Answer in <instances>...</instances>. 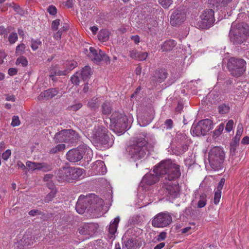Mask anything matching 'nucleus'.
I'll return each instance as SVG.
<instances>
[{
    "mask_svg": "<svg viewBox=\"0 0 249 249\" xmlns=\"http://www.w3.org/2000/svg\"><path fill=\"white\" fill-rule=\"evenodd\" d=\"M181 175L179 166L171 160L161 161L153 171L146 174L142 178L141 185L145 190L157 182L160 178L162 188L166 195L173 198L177 197L179 188L177 178Z\"/></svg>",
    "mask_w": 249,
    "mask_h": 249,
    "instance_id": "f257e3e1",
    "label": "nucleus"
},
{
    "mask_svg": "<svg viewBox=\"0 0 249 249\" xmlns=\"http://www.w3.org/2000/svg\"><path fill=\"white\" fill-rule=\"evenodd\" d=\"M104 205V200L94 194L88 196H80L77 202L75 209L79 214L84 213L88 207H89L88 210H94L96 213H99L103 210Z\"/></svg>",
    "mask_w": 249,
    "mask_h": 249,
    "instance_id": "f03ea898",
    "label": "nucleus"
},
{
    "mask_svg": "<svg viewBox=\"0 0 249 249\" xmlns=\"http://www.w3.org/2000/svg\"><path fill=\"white\" fill-rule=\"evenodd\" d=\"M229 36L231 41L234 44H239L245 41L249 36V27L244 23H232Z\"/></svg>",
    "mask_w": 249,
    "mask_h": 249,
    "instance_id": "7ed1b4c3",
    "label": "nucleus"
},
{
    "mask_svg": "<svg viewBox=\"0 0 249 249\" xmlns=\"http://www.w3.org/2000/svg\"><path fill=\"white\" fill-rule=\"evenodd\" d=\"M146 141L142 139L128 146L126 149L127 158L134 161L144 158L146 154Z\"/></svg>",
    "mask_w": 249,
    "mask_h": 249,
    "instance_id": "20e7f679",
    "label": "nucleus"
},
{
    "mask_svg": "<svg viewBox=\"0 0 249 249\" xmlns=\"http://www.w3.org/2000/svg\"><path fill=\"white\" fill-rule=\"evenodd\" d=\"M67 159L71 162H77L80 160L83 157L87 159V161L91 160L92 157L91 149L85 145H81L77 148L69 150L66 155Z\"/></svg>",
    "mask_w": 249,
    "mask_h": 249,
    "instance_id": "39448f33",
    "label": "nucleus"
},
{
    "mask_svg": "<svg viewBox=\"0 0 249 249\" xmlns=\"http://www.w3.org/2000/svg\"><path fill=\"white\" fill-rule=\"evenodd\" d=\"M225 159V153L223 149L215 146L209 152L208 160L210 166L214 170H218L222 167Z\"/></svg>",
    "mask_w": 249,
    "mask_h": 249,
    "instance_id": "423d86ee",
    "label": "nucleus"
},
{
    "mask_svg": "<svg viewBox=\"0 0 249 249\" xmlns=\"http://www.w3.org/2000/svg\"><path fill=\"white\" fill-rule=\"evenodd\" d=\"M246 61L242 58L231 57L227 63V68L233 76L238 77L246 71Z\"/></svg>",
    "mask_w": 249,
    "mask_h": 249,
    "instance_id": "0eeeda50",
    "label": "nucleus"
},
{
    "mask_svg": "<svg viewBox=\"0 0 249 249\" xmlns=\"http://www.w3.org/2000/svg\"><path fill=\"white\" fill-rule=\"evenodd\" d=\"M214 21L213 11L212 9H206L202 12L195 25L198 28L207 29L213 25Z\"/></svg>",
    "mask_w": 249,
    "mask_h": 249,
    "instance_id": "6e6552de",
    "label": "nucleus"
},
{
    "mask_svg": "<svg viewBox=\"0 0 249 249\" xmlns=\"http://www.w3.org/2000/svg\"><path fill=\"white\" fill-rule=\"evenodd\" d=\"M213 128L212 121L208 119L199 121L193 124L191 132L194 136L205 135Z\"/></svg>",
    "mask_w": 249,
    "mask_h": 249,
    "instance_id": "1a4fd4ad",
    "label": "nucleus"
},
{
    "mask_svg": "<svg viewBox=\"0 0 249 249\" xmlns=\"http://www.w3.org/2000/svg\"><path fill=\"white\" fill-rule=\"evenodd\" d=\"M172 222L171 214L168 212H161L156 214L152 221L153 226L164 228L168 226Z\"/></svg>",
    "mask_w": 249,
    "mask_h": 249,
    "instance_id": "9d476101",
    "label": "nucleus"
},
{
    "mask_svg": "<svg viewBox=\"0 0 249 249\" xmlns=\"http://www.w3.org/2000/svg\"><path fill=\"white\" fill-rule=\"evenodd\" d=\"M126 117L122 114L114 113L110 117V126L114 129H119L122 131L126 128Z\"/></svg>",
    "mask_w": 249,
    "mask_h": 249,
    "instance_id": "9b49d317",
    "label": "nucleus"
},
{
    "mask_svg": "<svg viewBox=\"0 0 249 249\" xmlns=\"http://www.w3.org/2000/svg\"><path fill=\"white\" fill-rule=\"evenodd\" d=\"M186 14L180 9H176L173 11L170 16V23L173 26H178L186 19Z\"/></svg>",
    "mask_w": 249,
    "mask_h": 249,
    "instance_id": "f8f14e48",
    "label": "nucleus"
},
{
    "mask_svg": "<svg viewBox=\"0 0 249 249\" xmlns=\"http://www.w3.org/2000/svg\"><path fill=\"white\" fill-rule=\"evenodd\" d=\"M89 56L94 61L99 62L101 60H105L107 62H109L108 57L101 50L95 49L93 47L89 48Z\"/></svg>",
    "mask_w": 249,
    "mask_h": 249,
    "instance_id": "ddd939ff",
    "label": "nucleus"
},
{
    "mask_svg": "<svg viewBox=\"0 0 249 249\" xmlns=\"http://www.w3.org/2000/svg\"><path fill=\"white\" fill-rule=\"evenodd\" d=\"M232 0H210V4L213 5L218 10L222 11H226L227 12L231 10V7L230 6Z\"/></svg>",
    "mask_w": 249,
    "mask_h": 249,
    "instance_id": "4468645a",
    "label": "nucleus"
},
{
    "mask_svg": "<svg viewBox=\"0 0 249 249\" xmlns=\"http://www.w3.org/2000/svg\"><path fill=\"white\" fill-rule=\"evenodd\" d=\"M20 242L23 246H28L32 245L36 242V238L34 234L31 231H27L23 235Z\"/></svg>",
    "mask_w": 249,
    "mask_h": 249,
    "instance_id": "2eb2a0df",
    "label": "nucleus"
},
{
    "mask_svg": "<svg viewBox=\"0 0 249 249\" xmlns=\"http://www.w3.org/2000/svg\"><path fill=\"white\" fill-rule=\"evenodd\" d=\"M105 148H108L111 146L113 143L112 135L108 132L97 141Z\"/></svg>",
    "mask_w": 249,
    "mask_h": 249,
    "instance_id": "dca6fc26",
    "label": "nucleus"
},
{
    "mask_svg": "<svg viewBox=\"0 0 249 249\" xmlns=\"http://www.w3.org/2000/svg\"><path fill=\"white\" fill-rule=\"evenodd\" d=\"M108 132L107 130L105 127H95L92 132L93 138L97 141Z\"/></svg>",
    "mask_w": 249,
    "mask_h": 249,
    "instance_id": "f3484780",
    "label": "nucleus"
},
{
    "mask_svg": "<svg viewBox=\"0 0 249 249\" xmlns=\"http://www.w3.org/2000/svg\"><path fill=\"white\" fill-rule=\"evenodd\" d=\"M92 168L94 170L96 174L103 175L107 172L104 162L100 160H97L94 163Z\"/></svg>",
    "mask_w": 249,
    "mask_h": 249,
    "instance_id": "a211bd4d",
    "label": "nucleus"
},
{
    "mask_svg": "<svg viewBox=\"0 0 249 249\" xmlns=\"http://www.w3.org/2000/svg\"><path fill=\"white\" fill-rule=\"evenodd\" d=\"M57 93L58 90L56 89H50L41 92L38 97V99L41 100H43V98H52L56 95Z\"/></svg>",
    "mask_w": 249,
    "mask_h": 249,
    "instance_id": "6ab92c4d",
    "label": "nucleus"
},
{
    "mask_svg": "<svg viewBox=\"0 0 249 249\" xmlns=\"http://www.w3.org/2000/svg\"><path fill=\"white\" fill-rule=\"evenodd\" d=\"M129 56L135 60L143 61L146 59L148 53L146 52H141L137 50H132L130 52Z\"/></svg>",
    "mask_w": 249,
    "mask_h": 249,
    "instance_id": "aec40b11",
    "label": "nucleus"
},
{
    "mask_svg": "<svg viewBox=\"0 0 249 249\" xmlns=\"http://www.w3.org/2000/svg\"><path fill=\"white\" fill-rule=\"evenodd\" d=\"M94 226L93 224L89 223L84 224L79 229V232L80 234L84 235H89L94 231Z\"/></svg>",
    "mask_w": 249,
    "mask_h": 249,
    "instance_id": "412c9836",
    "label": "nucleus"
},
{
    "mask_svg": "<svg viewBox=\"0 0 249 249\" xmlns=\"http://www.w3.org/2000/svg\"><path fill=\"white\" fill-rule=\"evenodd\" d=\"M68 131H66V129L63 130L57 133H56L54 136V139L55 142L57 143L58 142H67V133Z\"/></svg>",
    "mask_w": 249,
    "mask_h": 249,
    "instance_id": "4be33fe9",
    "label": "nucleus"
},
{
    "mask_svg": "<svg viewBox=\"0 0 249 249\" xmlns=\"http://www.w3.org/2000/svg\"><path fill=\"white\" fill-rule=\"evenodd\" d=\"M176 42L173 40L165 41L161 45V49L162 51L168 52L172 50L176 45Z\"/></svg>",
    "mask_w": 249,
    "mask_h": 249,
    "instance_id": "5701e85b",
    "label": "nucleus"
},
{
    "mask_svg": "<svg viewBox=\"0 0 249 249\" xmlns=\"http://www.w3.org/2000/svg\"><path fill=\"white\" fill-rule=\"evenodd\" d=\"M84 172V170L80 168L71 167V171L70 173L71 174V180L77 179L81 177Z\"/></svg>",
    "mask_w": 249,
    "mask_h": 249,
    "instance_id": "b1692460",
    "label": "nucleus"
},
{
    "mask_svg": "<svg viewBox=\"0 0 249 249\" xmlns=\"http://www.w3.org/2000/svg\"><path fill=\"white\" fill-rule=\"evenodd\" d=\"M120 221L119 216L116 217L113 221H111L108 227V232L112 235H114L116 232L118 225Z\"/></svg>",
    "mask_w": 249,
    "mask_h": 249,
    "instance_id": "393cba45",
    "label": "nucleus"
},
{
    "mask_svg": "<svg viewBox=\"0 0 249 249\" xmlns=\"http://www.w3.org/2000/svg\"><path fill=\"white\" fill-rule=\"evenodd\" d=\"M91 68L89 66H85L80 73V76L84 81L87 80L91 74Z\"/></svg>",
    "mask_w": 249,
    "mask_h": 249,
    "instance_id": "a878e982",
    "label": "nucleus"
},
{
    "mask_svg": "<svg viewBox=\"0 0 249 249\" xmlns=\"http://www.w3.org/2000/svg\"><path fill=\"white\" fill-rule=\"evenodd\" d=\"M68 131L67 133L66 139L67 142L73 143L78 139V134L75 131L72 130H67Z\"/></svg>",
    "mask_w": 249,
    "mask_h": 249,
    "instance_id": "bb28decb",
    "label": "nucleus"
},
{
    "mask_svg": "<svg viewBox=\"0 0 249 249\" xmlns=\"http://www.w3.org/2000/svg\"><path fill=\"white\" fill-rule=\"evenodd\" d=\"M66 167H64L63 168L60 169L56 172V178L59 181H67V173Z\"/></svg>",
    "mask_w": 249,
    "mask_h": 249,
    "instance_id": "cd10ccee",
    "label": "nucleus"
},
{
    "mask_svg": "<svg viewBox=\"0 0 249 249\" xmlns=\"http://www.w3.org/2000/svg\"><path fill=\"white\" fill-rule=\"evenodd\" d=\"M136 243L132 238L124 241L123 246V249H136Z\"/></svg>",
    "mask_w": 249,
    "mask_h": 249,
    "instance_id": "c85d7f7f",
    "label": "nucleus"
},
{
    "mask_svg": "<svg viewBox=\"0 0 249 249\" xmlns=\"http://www.w3.org/2000/svg\"><path fill=\"white\" fill-rule=\"evenodd\" d=\"M176 138L179 144H182L183 142H190V140L184 133L178 132L176 135Z\"/></svg>",
    "mask_w": 249,
    "mask_h": 249,
    "instance_id": "c756f323",
    "label": "nucleus"
},
{
    "mask_svg": "<svg viewBox=\"0 0 249 249\" xmlns=\"http://www.w3.org/2000/svg\"><path fill=\"white\" fill-rule=\"evenodd\" d=\"M167 73L164 70H160L155 72V77L159 82H161L167 77Z\"/></svg>",
    "mask_w": 249,
    "mask_h": 249,
    "instance_id": "7c9ffc66",
    "label": "nucleus"
},
{
    "mask_svg": "<svg viewBox=\"0 0 249 249\" xmlns=\"http://www.w3.org/2000/svg\"><path fill=\"white\" fill-rule=\"evenodd\" d=\"M98 36L100 41H106L109 38V32L106 30H102L100 31Z\"/></svg>",
    "mask_w": 249,
    "mask_h": 249,
    "instance_id": "2f4dec72",
    "label": "nucleus"
},
{
    "mask_svg": "<svg viewBox=\"0 0 249 249\" xmlns=\"http://www.w3.org/2000/svg\"><path fill=\"white\" fill-rule=\"evenodd\" d=\"M206 197V195L204 193L199 195V200L197 203L198 208H201L206 205L207 202Z\"/></svg>",
    "mask_w": 249,
    "mask_h": 249,
    "instance_id": "473e14b6",
    "label": "nucleus"
},
{
    "mask_svg": "<svg viewBox=\"0 0 249 249\" xmlns=\"http://www.w3.org/2000/svg\"><path fill=\"white\" fill-rule=\"evenodd\" d=\"M152 117L150 116L148 118L144 119L142 117H139L138 118V123L141 126H145L150 123Z\"/></svg>",
    "mask_w": 249,
    "mask_h": 249,
    "instance_id": "72a5a7b5",
    "label": "nucleus"
},
{
    "mask_svg": "<svg viewBox=\"0 0 249 249\" xmlns=\"http://www.w3.org/2000/svg\"><path fill=\"white\" fill-rule=\"evenodd\" d=\"M26 166L28 168V171L38 170L39 163L27 161L26 162Z\"/></svg>",
    "mask_w": 249,
    "mask_h": 249,
    "instance_id": "f704fd0d",
    "label": "nucleus"
},
{
    "mask_svg": "<svg viewBox=\"0 0 249 249\" xmlns=\"http://www.w3.org/2000/svg\"><path fill=\"white\" fill-rule=\"evenodd\" d=\"M26 49V45L23 43H21L16 47V53L18 55H22L25 53Z\"/></svg>",
    "mask_w": 249,
    "mask_h": 249,
    "instance_id": "c9c22d12",
    "label": "nucleus"
},
{
    "mask_svg": "<svg viewBox=\"0 0 249 249\" xmlns=\"http://www.w3.org/2000/svg\"><path fill=\"white\" fill-rule=\"evenodd\" d=\"M8 5L10 7H12L14 10L15 11V12L18 14H19L20 15L22 16L24 15V11L22 8L20 7V6L18 5L14 2H12L8 4Z\"/></svg>",
    "mask_w": 249,
    "mask_h": 249,
    "instance_id": "e433bc0d",
    "label": "nucleus"
},
{
    "mask_svg": "<svg viewBox=\"0 0 249 249\" xmlns=\"http://www.w3.org/2000/svg\"><path fill=\"white\" fill-rule=\"evenodd\" d=\"M99 99L97 97H93L88 103V106L91 109H94L99 106Z\"/></svg>",
    "mask_w": 249,
    "mask_h": 249,
    "instance_id": "4c0bfd02",
    "label": "nucleus"
},
{
    "mask_svg": "<svg viewBox=\"0 0 249 249\" xmlns=\"http://www.w3.org/2000/svg\"><path fill=\"white\" fill-rule=\"evenodd\" d=\"M52 170V167L50 165L45 163H39L38 170L43 172H47Z\"/></svg>",
    "mask_w": 249,
    "mask_h": 249,
    "instance_id": "58836bf2",
    "label": "nucleus"
},
{
    "mask_svg": "<svg viewBox=\"0 0 249 249\" xmlns=\"http://www.w3.org/2000/svg\"><path fill=\"white\" fill-rule=\"evenodd\" d=\"M225 127V125L224 124L221 123L220 124H219L216 129L213 132V135L214 136L218 137L219 136L222 131H223Z\"/></svg>",
    "mask_w": 249,
    "mask_h": 249,
    "instance_id": "ea45409f",
    "label": "nucleus"
},
{
    "mask_svg": "<svg viewBox=\"0 0 249 249\" xmlns=\"http://www.w3.org/2000/svg\"><path fill=\"white\" fill-rule=\"evenodd\" d=\"M16 64L17 65L21 64L22 66L25 67L28 65V61L24 56H20L16 60Z\"/></svg>",
    "mask_w": 249,
    "mask_h": 249,
    "instance_id": "a19ab883",
    "label": "nucleus"
},
{
    "mask_svg": "<svg viewBox=\"0 0 249 249\" xmlns=\"http://www.w3.org/2000/svg\"><path fill=\"white\" fill-rule=\"evenodd\" d=\"M68 72L67 70L65 71H60V70H55L54 71L51 72V73L50 75V77L52 78V80H53V77L55 75H66L67 73Z\"/></svg>",
    "mask_w": 249,
    "mask_h": 249,
    "instance_id": "79ce46f5",
    "label": "nucleus"
},
{
    "mask_svg": "<svg viewBox=\"0 0 249 249\" xmlns=\"http://www.w3.org/2000/svg\"><path fill=\"white\" fill-rule=\"evenodd\" d=\"M159 3L165 9L168 8L173 3L172 0H159Z\"/></svg>",
    "mask_w": 249,
    "mask_h": 249,
    "instance_id": "37998d69",
    "label": "nucleus"
},
{
    "mask_svg": "<svg viewBox=\"0 0 249 249\" xmlns=\"http://www.w3.org/2000/svg\"><path fill=\"white\" fill-rule=\"evenodd\" d=\"M56 193V191L55 190H52L45 197L44 199L45 202L47 203L52 201L53 198L55 197Z\"/></svg>",
    "mask_w": 249,
    "mask_h": 249,
    "instance_id": "c03bdc74",
    "label": "nucleus"
},
{
    "mask_svg": "<svg viewBox=\"0 0 249 249\" xmlns=\"http://www.w3.org/2000/svg\"><path fill=\"white\" fill-rule=\"evenodd\" d=\"M65 148V144H60L56 145L55 147L52 148L51 150V153H56L58 152L61 151Z\"/></svg>",
    "mask_w": 249,
    "mask_h": 249,
    "instance_id": "a18cd8bd",
    "label": "nucleus"
},
{
    "mask_svg": "<svg viewBox=\"0 0 249 249\" xmlns=\"http://www.w3.org/2000/svg\"><path fill=\"white\" fill-rule=\"evenodd\" d=\"M102 112L105 115H109L111 113V108L109 104L104 103L103 105Z\"/></svg>",
    "mask_w": 249,
    "mask_h": 249,
    "instance_id": "49530a36",
    "label": "nucleus"
},
{
    "mask_svg": "<svg viewBox=\"0 0 249 249\" xmlns=\"http://www.w3.org/2000/svg\"><path fill=\"white\" fill-rule=\"evenodd\" d=\"M79 76L80 73L78 72L74 74L73 75H72L71 78V80L72 83L75 84V85H79L80 81Z\"/></svg>",
    "mask_w": 249,
    "mask_h": 249,
    "instance_id": "de8ad7c7",
    "label": "nucleus"
},
{
    "mask_svg": "<svg viewBox=\"0 0 249 249\" xmlns=\"http://www.w3.org/2000/svg\"><path fill=\"white\" fill-rule=\"evenodd\" d=\"M243 132V128L242 126H238L237 130L236 131V134L234 138V141L235 142H238L240 140V138L242 135Z\"/></svg>",
    "mask_w": 249,
    "mask_h": 249,
    "instance_id": "09e8293b",
    "label": "nucleus"
},
{
    "mask_svg": "<svg viewBox=\"0 0 249 249\" xmlns=\"http://www.w3.org/2000/svg\"><path fill=\"white\" fill-rule=\"evenodd\" d=\"M41 42L39 40H38V39L33 40V39L31 41V47L34 51H35V50H36L38 48L39 46L41 45Z\"/></svg>",
    "mask_w": 249,
    "mask_h": 249,
    "instance_id": "8fccbe9b",
    "label": "nucleus"
},
{
    "mask_svg": "<svg viewBox=\"0 0 249 249\" xmlns=\"http://www.w3.org/2000/svg\"><path fill=\"white\" fill-rule=\"evenodd\" d=\"M18 35L16 33H12L9 35L8 40L11 44L15 43L18 40Z\"/></svg>",
    "mask_w": 249,
    "mask_h": 249,
    "instance_id": "3c124183",
    "label": "nucleus"
},
{
    "mask_svg": "<svg viewBox=\"0 0 249 249\" xmlns=\"http://www.w3.org/2000/svg\"><path fill=\"white\" fill-rule=\"evenodd\" d=\"M219 112L221 114H226L229 111V107L225 105H222L219 107Z\"/></svg>",
    "mask_w": 249,
    "mask_h": 249,
    "instance_id": "603ef678",
    "label": "nucleus"
},
{
    "mask_svg": "<svg viewBox=\"0 0 249 249\" xmlns=\"http://www.w3.org/2000/svg\"><path fill=\"white\" fill-rule=\"evenodd\" d=\"M221 196V192H220L219 191H216L214 194V203L215 205H217L220 201V198Z\"/></svg>",
    "mask_w": 249,
    "mask_h": 249,
    "instance_id": "864d4df0",
    "label": "nucleus"
},
{
    "mask_svg": "<svg viewBox=\"0 0 249 249\" xmlns=\"http://www.w3.org/2000/svg\"><path fill=\"white\" fill-rule=\"evenodd\" d=\"M11 155V151L10 149L6 150L2 154V159L4 161H7Z\"/></svg>",
    "mask_w": 249,
    "mask_h": 249,
    "instance_id": "5fc2aeb1",
    "label": "nucleus"
},
{
    "mask_svg": "<svg viewBox=\"0 0 249 249\" xmlns=\"http://www.w3.org/2000/svg\"><path fill=\"white\" fill-rule=\"evenodd\" d=\"M20 124V121L18 116H14L12 118L11 125L13 126H17Z\"/></svg>",
    "mask_w": 249,
    "mask_h": 249,
    "instance_id": "6e6d98bb",
    "label": "nucleus"
},
{
    "mask_svg": "<svg viewBox=\"0 0 249 249\" xmlns=\"http://www.w3.org/2000/svg\"><path fill=\"white\" fill-rule=\"evenodd\" d=\"M48 12L51 15H55L57 13L56 8L53 5H50L47 8Z\"/></svg>",
    "mask_w": 249,
    "mask_h": 249,
    "instance_id": "4d7b16f0",
    "label": "nucleus"
},
{
    "mask_svg": "<svg viewBox=\"0 0 249 249\" xmlns=\"http://www.w3.org/2000/svg\"><path fill=\"white\" fill-rule=\"evenodd\" d=\"M233 124V121L232 120H229L227 123L225 130L229 132L231 131L232 130Z\"/></svg>",
    "mask_w": 249,
    "mask_h": 249,
    "instance_id": "13d9d810",
    "label": "nucleus"
},
{
    "mask_svg": "<svg viewBox=\"0 0 249 249\" xmlns=\"http://www.w3.org/2000/svg\"><path fill=\"white\" fill-rule=\"evenodd\" d=\"M82 107V105L81 103H77L73 106H71L69 107L70 110L72 111H77L79 109Z\"/></svg>",
    "mask_w": 249,
    "mask_h": 249,
    "instance_id": "bf43d9fd",
    "label": "nucleus"
},
{
    "mask_svg": "<svg viewBox=\"0 0 249 249\" xmlns=\"http://www.w3.org/2000/svg\"><path fill=\"white\" fill-rule=\"evenodd\" d=\"M166 237V232L163 231L160 232L159 235L157 236V240L161 241L164 240Z\"/></svg>",
    "mask_w": 249,
    "mask_h": 249,
    "instance_id": "052dcab7",
    "label": "nucleus"
},
{
    "mask_svg": "<svg viewBox=\"0 0 249 249\" xmlns=\"http://www.w3.org/2000/svg\"><path fill=\"white\" fill-rule=\"evenodd\" d=\"M59 19H55L53 20L52 23V28L53 30H56L58 29V26L59 25Z\"/></svg>",
    "mask_w": 249,
    "mask_h": 249,
    "instance_id": "680f3d73",
    "label": "nucleus"
},
{
    "mask_svg": "<svg viewBox=\"0 0 249 249\" xmlns=\"http://www.w3.org/2000/svg\"><path fill=\"white\" fill-rule=\"evenodd\" d=\"M17 165L18 168L21 169L24 172H27V166H26L21 161H18L17 162Z\"/></svg>",
    "mask_w": 249,
    "mask_h": 249,
    "instance_id": "e2e57ef3",
    "label": "nucleus"
},
{
    "mask_svg": "<svg viewBox=\"0 0 249 249\" xmlns=\"http://www.w3.org/2000/svg\"><path fill=\"white\" fill-rule=\"evenodd\" d=\"M173 122L171 119H168L165 122L167 129H171L173 127Z\"/></svg>",
    "mask_w": 249,
    "mask_h": 249,
    "instance_id": "0e129e2a",
    "label": "nucleus"
},
{
    "mask_svg": "<svg viewBox=\"0 0 249 249\" xmlns=\"http://www.w3.org/2000/svg\"><path fill=\"white\" fill-rule=\"evenodd\" d=\"M66 172H68V173H67V174H66L67 181H69L71 180V174L70 173V171H71V167H66Z\"/></svg>",
    "mask_w": 249,
    "mask_h": 249,
    "instance_id": "69168bd1",
    "label": "nucleus"
},
{
    "mask_svg": "<svg viewBox=\"0 0 249 249\" xmlns=\"http://www.w3.org/2000/svg\"><path fill=\"white\" fill-rule=\"evenodd\" d=\"M224 183H225V179L222 178L218 183L216 191H219L220 192H221V190L222 189V188L223 187Z\"/></svg>",
    "mask_w": 249,
    "mask_h": 249,
    "instance_id": "338daca9",
    "label": "nucleus"
},
{
    "mask_svg": "<svg viewBox=\"0 0 249 249\" xmlns=\"http://www.w3.org/2000/svg\"><path fill=\"white\" fill-rule=\"evenodd\" d=\"M189 143L190 142H183L182 144H180L182 147L181 153H184L188 149Z\"/></svg>",
    "mask_w": 249,
    "mask_h": 249,
    "instance_id": "774afa93",
    "label": "nucleus"
}]
</instances>
